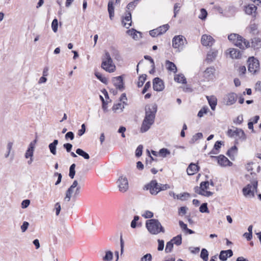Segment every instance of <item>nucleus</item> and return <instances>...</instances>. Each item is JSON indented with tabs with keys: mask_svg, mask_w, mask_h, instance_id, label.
I'll return each mask as SVG.
<instances>
[{
	"mask_svg": "<svg viewBox=\"0 0 261 261\" xmlns=\"http://www.w3.org/2000/svg\"><path fill=\"white\" fill-rule=\"evenodd\" d=\"M58 22L57 19H54L51 23V29L54 32L56 33L58 31Z\"/></svg>",
	"mask_w": 261,
	"mask_h": 261,
	"instance_id": "50",
	"label": "nucleus"
},
{
	"mask_svg": "<svg viewBox=\"0 0 261 261\" xmlns=\"http://www.w3.org/2000/svg\"><path fill=\"white\" fill-rule=\"evenodd\" d=\"M139 219V217L138 216H135L134 218V219L131 222L130 226L135 228L136 227V222Z\"/></svg>",
	"mask_w": 261,
	"mask_h": 261,
	"instance_id": "61",
	"label": "nucleus"
},
{
	"mask_svg": "<svg viewBox=\"0 0 261 261\" xmlns=\"http://www.w3.org/2000/svg\"><path fill=\"white\" fill-rule=\"evenodd\" d=\"M243 121V118L242 115H239L237 117L236 120L233 121L234 123L236 124H240Z\"/></svg>",
	"mask_w": 261,
	"mask_h": 261,
	"instance_id": "64",
	"label": "nucleus"
},
{
	"mask_svg": "<svg viewBox=\"0 0 261 261\" xmlns=\"http://www.w3.org/2000/svg\"><path fill=\"white\" fill-rule=\"evenodd\" d=\"M257 181L253 180L251 184L247 185L243 189V193L244 196L247 198H252L254 194L257 192Z\"/></svg>",
	"mask_w": 261,
	"mask_h": 261,
	"instance_id": "5",
	"label": "nucleus"
},
{
	"mask_svg": "<svg viewBox=\"0 0 261 261\" xmlns=\"http://www.w3.org/2000/svg\"><path fill=\"white\" fill-rule=\"evenodd\" d=\"M169 28V25L168 24L163 25L155 29L151 30L149 32V34L153 37H156L159 35L165 33Z\"/></svg>",
	"mask_w": 261,
	"mask_h": 261,
	"instance_id": "13",
	"label": "nucleus"
},
{
	"mask_svg": "<svg viewBox=\"0 0 261 261\" xmlns=\"http://www.w3.org/2000/svg\"><path fill=\"white\" fill-rule=\"evenodd\" d=\"M12 146H13L12 142H10L7 144V152L5 155V156L6 158H7L9 156L10 152H11V150L12 148Z\"/></svg>",
	"mask_w": 261,
	"mask_h": 261,
	"instance_id": "53",
	"label": "nucleus"
},
{
	"mask_svg": "<svg viewBox=\"0 0 261 261\" xmlns=\"http://www.w3.org/2000/svg\"><path fill=\"white\" fill-rule=\"evenodd\" d=\"M248 70L252 74H256L259 70V61L254 57L248 58Z\"/></svg>",
	"mask_w": 261,
	"mask_h": 261,
	"instance_id": "8",
	"label": "nucleus"
},
{
	"mask_svg": "<svg viewBox=\"0 0 261 261\" xmlns=\"http://www.w3.org/2000/svg\"><path fill=\"white\" fill-rule=\"evenodd\" d=\"M58 143V140H55L53 142L50 143L48 145L49 150L53 155H56L57 154L56 147Z\"/></svg>",
	"mask_w": 261,
	"mask_h": 261,
	"instance_id": "32",
	"label": "nucleus"
},
{
	"mask_svg": "<svg viewBox=\"0 0 261 261\" xmlns=\"http://www.w3.org/2000/svg\"><path fill=\"white\" fill-rule=\"evenodd\" d=\"M247 29L250 33L254 35L258 33L257 25L254 23L250 24Z\"/></svg>",
	"mask_w": 261,
	"mask_h": 261,
	"instance_id": "36",
	"label": "nucleus"
},
{
	"mask_svg": "<svg viewBox=\"0 0 261 261\" xmlns=\"http://www.w3.org/2000/svg\"><path fill=\"white\" fill-rule=\"evenodd\" d=\"M215 69L213 67L207 68L203 72V75L205 78L208 80H213L214 78V73Z\"/></svg>",
	"mask_w": 261,
	"mask_h": 261,
	"instance_id": "22",
	"label": "nucleus"
},
{
	"mask_svg": "<svg viewBox=\"0 0 261 261\" xmlns=\"http://www.w3.org/2000/svg\"><path fill=\"white\" fill-rule=\"evenodd\" d=\"M75 164H72L70 168H69V176L71 178H73L75 175Z\"/></svg>",
	"mask_w": 261,
	"mask_h": 261,
	"instance_id": "45",
	"label": "nucleus"
},
{
	"mask_svg": "<svg viewBox=\"0 0 261 261\" xmlns=\"http://www.w3.org/2000/svg\"><path fill=\"white\" fill-rule=\"evenodd\" d=\"M101 67L106 71L110 73L113 72L115 70V65L108 51H105V55L102 58Z\"/></svg>",
	"mask_w": 261,
	"mask_h": 261,
	"instance_id": "3",
	"label": "nucleus"
},
{
	"mask_svg": "<svg viewBox=\"0 0 261 261\" xmlns=\"http://www.w3.org/2000/svg\"><path fill=\"white\" fill-rule=\"evenodd\" d=\"M156 111L157 106L155 104L148 105L146 107L145 117L140 128L141 133L147 132L153 124Z\"/></svg>",
	"mask_w": 261,
	"mask_h": 261,
	"instance_id": "1",
	"label": "nucleus"
},
{
	"mask_svg": "<svg viewBox=\"0 0 261 261\" xmlns=\"http://www.w3.org/2000/svg\"><path fill=\"white\" fill-rule=\"evenodd\" d=\"M173 247V243L171 242L170 241L167 243L166 248H165V252L166 253H169L171 252Z\"/></svg>",
	"mask_w": 261,
	"mask_h": 261,
	"instance_id": "47",
	"label": "nucleus"
},
{
	"mask_svg": "<svg viewBox=\"0 0 261 261\" xmlns=\"http://www.w3.org/2000/svg\"><path fill=\"white\" fill-rule=\"evenodd\" d=\"M170 241L172 242L173 244H175L177 246L180 245L182 242L181 235H177V236L173 238V239Z\"/></svg>",
	"mask_w": 261,
	"mask_h": 261,
	"instance_id": "38",
	"label": "nucleus"
},
{
	"mask_svg": "<svg viewBox=\"0 0 261 261\" xmlns=\"http://www.w3.org/2000/svg\"><path fill=\"white\" fill-rule=\"evenodd\" d=\"M108 11L109 14L110 18L112 20L114 16V7L112 1H109L108 3Z\"/></svg>",
	"mask_w": 261,
	"mask_h": 261,
	"instance_id": "33",
	"label": "nucleus"
},
{
	"mask_svg": "<svg viewBox=\"0 0 261 261\" xmlns=\"http://www.w3.org/2000/svg\"><path fill=\"white\" fill-rule=\"evenodd\" d=\"M95 75L96 76V77L102 83L104 84H106L108 82V80L107 78L105 77H103L101 73L98 72H95Z\"/></svg>",
	"mask_w": 261,
	"mask_h": 261,
	"instance_id": "43",
	"label": "nucleus"
},
{
	"mask_svg": "<svg viewBox=\"0 0 261 261\" xmlns=\"http://www.w3.org/2000/svg\"><path fill=\"white\" fill-rule=\"evenodd\" d=\"M76 153L79 155L83 157L86 160H88L90 158V156L88 153L84 151L83 150L80 148H77L76 150Z\"/></svg>",
	"mask_w": 261,
	"mask_h": 261,
	"instance_id": "37",
	"label": "nucleus"
},
{
	"mask_svg": "<svg viewBox=\"0 0 261 261\" xmlns=\"http://www.w3.org/2000/svg\"><path fill=\"white\" fill-rule=\"evenodd\" d=\"M142 149L143 146L142 145H139L136 150V155L138 157L141 156L142 153Z\"/></svg>",
	"mask_w": 261,
	"mask_h": 261,
	"instance_id": "59",
	"label": "nucleus"
},
{
	"mask_svg": "<svg viewBox=\"0 0 261 261\" xmlns=\"http://www.w3.org/2000/svg\"><path fill=\"white\" fill-rule=\"evenodd\" d=\"M159 186L156 180H152L144 186V190H149L151 195H155L159 193Z\"/></svg>",
	"mask_w": 261,
	"mask_h": 261,
	"instance_id": "10",
	"label": "nucleus"
},
{
	"mask_svg": "<svg viewBox=\"0 0 261 261\" xmlns=\"http://www.w3.org/2000/svg\"><path fill=\"white\" fill-rule=\"evenodd\" d=\"M158 249L159 251H162L163 250L164 247V241L162 240H158Z\"/></svg>",
	"mask_w": 261,
	"mask_h": 261,
	"instance_id": "58",
	"label": "nucleus"
},
{
	"mask_svg": "<svg viewBox=\"0 0 261 261\" xmlns=\"http://www.w3.org/2000/svg\"><path fill=\"white\" fill-rule=\"evenodd\" d=\"M112 82L117 89L121 91L124 89L123 79L121 76L114 77L112 80Z\"/></svg>",
	"mask_w": 261,
	"mask_h": 261,
	"instance_id": "19",
	"label": "nucleus"
},
{
	"mask_svg": "<svg viewBox=\"0 0 261 261\" xmlns=\"http://www.w3.org/2000/svg\"><path fill=\"white\" fill-rule=\"evenodd\" d=\"M210 182L208 181H203L200 183V187H196L194 188L195 192L205 197L211 196L213 193L208 191Z\"/></svg>",
	"mask_w": 261,
	"mask_h": 261,
	"instance_id": "6",
	"label": "nucleus"
},
{
	"mask_svg": "<svg viewBox=\"0 0 261 261\" xmlns=\"http://www.w3.org/2000/svg\"><path fill=\"white\" fill-rule=\"evenodd\" d=\"M199 169V167L197 165H196V164H194V163H191L189 165V166L187 169V174L189 175H194L196 173H197V172L198 171Z\"/></svg>",
	"mask_w": 261,
	"mask_h": 261,
	"instance_id": "24",
	"label": "nucleus"
},
{
	"mask_svg": "<svg viewBox=\"0 0 261 261\" xmlns=\"http://www.w3.org/2000/svg\"><path fill=\"white\" fill-rule=\"evenodd\" d=\"M111 51L113 57H114L115 59L117 60H119L120 59V55L118 50L115 49L114 48H111Z\"/></svg>",
	"mask_w": 261,
	"mask_h": 261,
	"instance_id": "44",
	"label": "nucleus"
},
{
	"mask_svg": "<svg viewBox=\"0 0 261 261\" xmlns=\"http://www.w3.org/2000/svg\"><path fill=\"white\" fill-rule=\"evenodd\" d=\"M101 259L102 261H112L113 257V253L112 251L107 250L105 252V254H100Z\"/></svg>",
	"mask_w": 261,
	"mask_h": 261,
	"instance_id": "28",
	"label": "nucleus"
},
{
	"mask_svg": "<svg viewBox=\"0 0 261 261\" xmlns=\"http://www.w3.org/2000/svg\"><path fill=\"white\" fill-rule=\"evenodd\" d=\"M203 137V135L201 133H198L193 136L190 142L192 143L195 142L198 139H201Z\"/></svg>",
	"mask_w": 261,
	"mask_h": 261,
	"instance_id": "46",
	"label": "nucleus"
},
{
	"mask_svg": "<svg viewBox=\"0 0 261 261\" xmlns=\"http://www.w3.org/2000/svg\"><path fill=\"white\" fill-rule=\"evenodd\" d=\"M251 47L255 49H258L261 48V38L259 37H254L252 39Z\"/></svg>",
	"mask_w": 261,
	"mask_h": 261,
	"instance_id": "30",
	"label": "nucleus"
},
{
	"mask_svg": "<svg viewBox=\"0 0 261 261\" xmlns=\"http://www.w3.org/2000/svg\"><path fill=\"white\" fill-rule=\"evenodd\" d=\"M123 25L126 28H128L132 24V16L130 12L126 11L125 16L122 19Z\"/></svg>",
	"mask_w": 261,
	"mask_h": 261,
	"instance_id": "21",
	"label": "nucleus"
},
{
	"mask_svg": "<svg viewBox=\"0 0 261 261\" xmlns=\"http://www.w3.org/2000/svg\"><path fill=\"white\" fill-rule=\"evenodd\" d=\"M208 108L207 107H203L198 112V116L199 117H202L204 114L207 113L208 111Z\"/></svg>",
	"mask_w": 261,
	"mask_h": 261,
	"instance_id": "52",
	"label": "nucleus"
},
{
	"mask_svg": "<svg viewBox=\"0 0 261 261\" xmlns=\"http://www.w3.org/2000/svg\"><path fill=\"white\" fill-rule=\"evenodd\" d=\"M226 54L229 55L232 59H238L241 58L242 53L238 49L229 48L226 50Z\"/></svg>",
	"mask_w": 261,
	"mask_h": 261,
	"instance_id": "16",
	"label": "nucleus"
},
{
	"mask_svg": "<svg viewBox=\"0 0 261 261\" xmlns=\"http://www.w3.org/2000/svg\"><path fill=\"white\" fill-rule=\"evenodd\" d=\"M207 16V12L204 9H201L199 18L202 20L205 19Z\"/></svg>",
	"mask_w": 261,
	"mask_h": 261,
	"instance_id": "56",
	"label": "nucleus"
},
{
	"mask_svg": "<svg viewBox=\"0 0 261 261\" xmlns=\"http://www.w3.org/2000/svg\"><path fill=\"white\" fill-rule=\"evenodd\" d=\"M206 99L212 110L214 111L217 104V98L214 96H206Z\"/></svg>",
	"mask_w": 261,
	"mask_h": 261,
	"instance_id": "26",
	"label": "nucleus"
},
{
	"mask_svg": "<svg viewBox=\"0 0 261 261\" xmlns=\"http://www.w3.org/2000/svg\"><path fill=\"white\" fill-rule=\"evenodd\" d=\"M227 135L231 138H236L237 140L244 141L246 137L244 132L241 128L233 127V129H228Z\"/></svg>",
	"mask_w": 261,
	"mask_h": 261,
	"instance_id": "7",
	"label": "nucleus"
},
{
	"mask_svg": "<svg viewBox=\"0 0 261 261\" xmlns=\"http://www.w3.org/2000/svg\"><path fill=\"white\" fill-rule=\"evenodd\" d=\"M146 226L148 231L152 234H157L161 232H165L161 223L156 219H152L147 220Z\"/></svg>",
	"mask_w": 261,
	"mask_h": 261,
	"instance_id": "2",
	"label": "nucleus"
},
{
	"mask_svg": "<svg viewBox=\"0 0 261 261\" xmlns=\"http://www.w3.org/2000/svg\"><path fill=\"white\" fill-rule=\"evenodd\" d=\"M201 42L203 45L210 47L213 45L215 40L211 36L204 34L201 37Z\"/></svg>",
	"mask_w": 261,
	"mask_h": 261,
	"instance_id": "14",
	"label": "nucleus"
},
{
	"mask_svg": "<svg viewBox=\"0 0 261 261\" xmlns=\"http://www.w3.org/2000/svg\"><path fill=\"white\" fill-rule=\"evenodd\" d=\"M238 38H241V36L237 34H231L228 37L229 40L231 41L234 44Z\"/></svg>",
	"mask_w": 261,
	"mask_h": 261,
	"instance_id": "40",
	"label": "nucleus"
},
{
	"mask_svg": "<svg viewBox=\"0 0 261 261\" xmlns=\"http://www.w3.org/2000/svg\"><path fill=\"white\" fill-rule=\"evenodd\" d=\"M187 42L186 38L182 35L175 36L172 39V46L180 51Z\"/></svg>",
	"mask_w": 261,
	"mask_h": 261,
	"instance_id": "9",
	"label": "nucleus"
},
{
	"mask_svg": "<svg viewBox=\"0 0 261 261\" xmlns=\"http://www.w3.org/2000/svg\"><path fill=\"white\" fill-rule=\"evenodd\" d=\"M165 66L167 70L174 73L177 72V68L176 65L172 62L167 60L165 63Z\"/></svg>",
	"mask_w": 261,
	"mask_h": 261,
	"instance_id": "31",
	"label": "nucleus"
},
{
	"mask_svg": "<svg viewBox=\"0 0 261 261\" xmlns=\"http://www.w3.org/2000/svg\"><path fill=\"white\" fill-rule=\"evenodd\" d=\"M29 223L28 222L24 221L22 225L21 226V229L22 232H25L28 228Z\"/></svg>",
	"mask_w": 261,
	"mask_h": 261,
	"instance_id": "63",
	"label": "nucleus"
},
{
	"mask_svg": "<svg viewBox=\"0 0 261 261\" xmlns=\"http://www.w3.org/2000/svg\"><path fill=\"white\" fill-rule=\"evenodd\" d=\"M174 80L179 83L186 84L187 82L186 79L182 74H176L174 76Z\"/></svg>",
	"mask_w": 261,
	"mask_h": 261,
	"instance_id": "35",
	"label": "nucleus"
},
{
	"mask_svg": "<svg viewBox=\"0 0 261 261\" xmlns=\"http://www.w3.org/2000/svg\"><path fill=\"white\" fill-rule=\"evenodd\" d=\"M55 210L56 211V214L58 216L61 211V205L59 202H57L55 204Z\"/></svg>",
	"mask_w": 261,
	"mask_h": 261,
	"instance_id": "60",
	"label": "nucleus"
},
{
	"mask_svg": "<svg viewBox=\"0 0 261 261\" xmlns=\"http://www.w3.org/2000/svg\"><path fill=\"white\" fill-rule=\"evenodd\" d=\"M199 211L201 213H209V211L208 210L206 203H202L201 205V206L199 207Z\"/></svg>",
	"mask_w": 261,
	"mask_h": 261,
	"instance_id": "51",
	"label": "nucleus"
},
{
	"mask_svg": "<svg viewBox=\"0 0 261 261\" xmlns=\"http://www.w3.org/2000/svg\"><path fill=\"white\" fill-rule=\"evenodd\" d=\"M237 148L236 146L232 147L229 150H228L227 152V154L231 157V156H233L234 154L237 153Z\"/></svg>",
	"mask_w": 261,
	"mask_h": 261,
	"instance_id": "48",
	"label": "nucleus"
},
{
	"mask_svg": "<svg viewBox=\"0 0 261 261\" xmlns=\"http://www.w3.org/2000/svg\"><path fill=\"white\" fill-rule=\"evenodd\" d=\"M153 88L155 91H162L164 88V83L159 77H156L153 81Z\"/></svg>",
	"mask_w": 261,
	"mask_h": 261,
	"instance_id": "17",
	"label": "nucleus"
},
{
	"mask_svg": "<svg viewBox=\"0 0 261 261\" xmlns=\"http://www.w3.org/2000/svg\"><path fill=\"white\" fill-rule=\"evenodd\" d=\"M137 4V1H134L133 2H130L126 7V8L127 10L126 11H129L130 10H132L134 9V8L136 7V5Z\"/></svg>",
	"mask_w": 261,
	"mask_h": 261,
	"instance_id": "49",
	"label": "nucleus"
},
{
	"mask_svg": "<svg viewBox=\"0 0 261 261\" xmlns=\"http://www.w3.org/2000/svg\"><path fill=\"white\" fill-rule=\"evenodd\" d=\"M159 193L161 191H164L170 189V186L168 184H159Z\"/></svg>",
	"mask_w": 261,
	"mask_h": 261,
	"instance_id": "55",
	"label": "nucleus"
},
{
	"mask_svg": "<svg viewBox=\"0 0 261 261\" xmlns=\"http://www.w3.org/2000/svg\"><path fill=\"white\" fill-rule=\"evenodd\" d=\"M76 188L74 194L73 195V198H76L80 193L81 187L78 186V182L76 180L73 181L72 184L68 189L66 193V196L64 198V200L67 202H69L72 197V194L74 192V189Z\"/></svg>",
	"mask_w": 261,
	"mask_h": 261,
	"instance_id": "4",
	"label": "nucleus"
},
{
	"mask_svg": "<svg viewBox=\"0 0 261 261\" xmlns=\"http://www.w3.org/2000/svg\"><path fill=\"white\" fill-rule=\"evenodd\" d=\"M218 55V51L217 50L211 49L207 54L206 60L208 62H211L213 61Z\"/></svg>",
	"mask_w": 261,
	"mask_h": 261,
	"instance_id": "29",
	"label": "nucleus"
},
{
	"mask_svg": "<svg viewBox=\"0 0 261 261\" xmlns=\"http://www.w3.org/2000/svg\"><path fill=\"white\" fill-rule=\"evenodd\" d=\"M86 131V126L84 124H83L81 126V128L78 130V135L82 136Z\"/></svg>",
	"mask_w": 261,
	"mask_h": 261,
	"instance_id": "62",
	"label": "nucleus"
},
{
	"mask_svg": "<svg viewBox=\"0 0 261 261\" xmlns=\"http://www.w3.org/2000/svg\"><path fill=\"white\" fill-rule=\"evenodd\" d=\"M233 255L232 251L230 249L227 250H223L220 252L219 258L222 261H225L228 257L232 256Z\"/></svg>",
	"mask_w": 261,
	"mask_h": 261,
	"instance_id": "25",
	"label": "nucleus"
},
{
	"mask_svg": "<svg viewBox=\"0 0 261 261\" xmlns=\"http://www.w3.org/2000/svg\"><path fill=\"white\" fill-rule=\"evenodd\" d=\"M208 253L206 249H202L201 250L200 257L203 260V261H207L208 260Z\"/></svg>",
	"mask_w": 261,
	"mask_h": 261,
	"instance_id": "41",
	"label": "nucleus"
},
{
	"mask_svg": "<svg viewBox=\"0 0 261 261\" xmlns=\"http://www.w3.org/2000/svg\"><path fill=\"white\" fill-rule=\"evenodd\" d=\"M146 79V74H142V75L140 76L139 80H138V82L137 83L138 87H141L143 85Z\"/></svg>",
	"mask_w": 261,
	"mask_h": 261,
	"instance_id": "42",
	"label": "nucleus"
},
{
	"mask_svg": "<svg viewBox=\"0 0 261 261\" xmlns=\"http://www.w3.org/2000/svg\"><path fill=\"white\" fill-rule=\"evenodd\" d=\"M170 154V151L168 149L165 148L161 149L158 152V154L163 158H165L167 155H169Z\"/></svg>",
	"mask_w": 261,
	"mask_h": 261,
	"instance_id": "39",
	"label": "nucleus"
},
{
	"mask_svg": "<svg viewBox=\"0 0 261 261\" xmlns=\"http://www.w3.org/2000/svg\"><path fill=\"white\" fill-rule=\"evenodd\" d=\"M237 94L234 93H228L224 97L225 104L227 106H230L234 104L237 101Z\"/></svg>",
	"mask_w": 261,
	"mask_h": 261,
	"instance_id": "15",
	"label": "nucleus"
},
{
	"mask_svg": "<svg viewBox=\"0 0 261 261\" xmlns=\"http://www.w3.org/2000/svg\"><path fill=\"white\" fill-rule=\"evenodd\" d=\"M257 7L253 4H250L245 7V12L248 15L255 14Z\"/></svg>",
	"mask_w": 261,
	"mask_h": 261,
	"instance_id": "27",
	"label": "nucleus"
},
{
	"mask_svg": "<svg viewBox=\"0 0 261 261\" xmlns=\"http://www.w3.org/2000/svg\"><path fill=\"white\" fill-rule=\"evenodd\" d=\"M211 157L215 159L218 164L221 167L231 166L232 165V163L223 155H220L219 156L211 155Z\"/></svg>",
	"mask_w": 261,
	"mask_h": 261,
	"instance_id": "12",
	"label": "nucleus"
},
{
	"mask_svg": "<svg viewBox=\"0 0 261 261\" xmlns=\"http://www.w3.org/2000/svg\"><path fill=\"white\" fill-rule=\"evenodd\" d=\"M117 186L119 190L121 192H125L128 189L129 185L127 178L125 176H120L117 181Z\"/></svg>",
	"mask_w": 261,
	"mask_h": 261,
	"instance_id": "11",
	"label": "nucleus"
},
{
	"mask_svg": "<svg viewBox=\"0 0 261 261\" xmlns=\"http://www.w3.org/2000/svg\"><path fill=\"white\" fill-rule=\"evenodd\" d=\"M152 256L151 254L147 253L144 255L141 258L140 261H151Z\"/></svg>",
	"mask_w": 261,
	"mask_h": 261,
	"instance_id": "57",
	"label": "nucleus"
},
{
	"mask_svg": "<svg viewBox=\"0 0 261 261\" xmlns=\"http://www.w3.org/2000/svg\"><path fill=\"white\" fill-rule=\"evenodd\" d=\"M169 194L170 196L173 197L174 199H179L182 201L186 200L190 196V194L186 192L176 195L174 192L170 191Z\"/></svg>",
	"mask_w": 261,
	"mask_h": 261,
	"instance_id": "23",
	"label": "nucleus"
},
{
	"mask_svg": "<svg viewBox=\"0 0 261 261\" xmlns=\"http://www.w3.org/2000/svg\"><path fill=\"white\" fill-rule=\"evenodd\" d=\"M36 142L37 140L35 139L30 143L29 147L27 150L24 155L26 159L33 157Z\"/></svg>",
	"mask_w": 261,
	"mask_h": 261,
	"instance_id": "18",
	"label": "nucleus"
},
{
	"mask_svg": "<svg viewBox=\"0 0 261 261\" xmlns=\"http://www.w3.org/2000/svg\"><path fill=\"white\" fill-rule=\"evenodd\" d=\"M127 34L132 36L133 39L137 40L139 38L141 35V33L135 30L132 29L127 31Z\"/></svg>",
	"mask_w": 261,
	"mask_h": 261,
	"instance_id": "34",
	"label": "nucleus"
},
{
	"mask_svg": "<svg viewBox=\"0 0 261 261\" xmlns=\"http://www.w3.org/2000/svg\"><path fill=\"white\" fill-rule=\"evenodd\" d=\"M234 44L242 49H244L250 46V43L249 41L244 39L241 36V38L238 39Z\"/></svg>",
	"mask_w": 261,
	"mask_h": 261,
	"instance_id": "20",
	"label": "nucleus"
},
{
	"mask_svg": "<svg viewBox=\"0 0 261 261\" xmlns=\"http://www.w3.org/2000/svg\"><path fill=\"white\" fill-rule=\"evenodd\" d=\"M142 216L145 218H151L153 217V213L151 211H146L144 212Z\"/></svg>",
	"mask_w": 261,
	"mask_h": 261,
	"instance_id": "54",
	"label": "nucleus"
}]
</instances>
